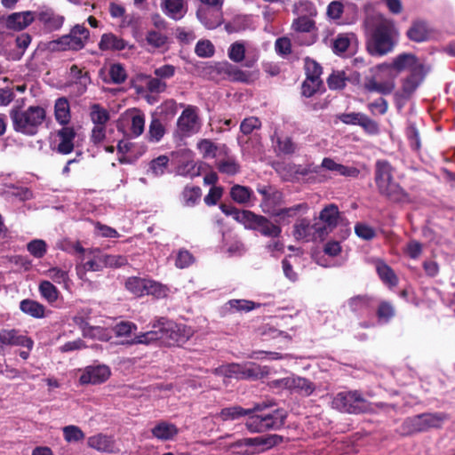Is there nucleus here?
<instances>
[{
	"mask_svg": "<svg viewBox=\"0 0 455 455\" xmlns=\"http://www.w3.org/2000/svg\"><path fill=\"white\" fill-rule=\"evenodd\" d=\"M45 116L44 108L39 106H30L26 110H22L20 107H14L10 111L13 130L28 136H34L37 133Z\"/></svg>",
	"mask_w": 455,
	"mask_h": 455,
	"instance_id": "nucleus-1",
	"label": "nucleus"
},
{
	"mask_svg": "<svg viewBox=\"0 0 455 455\" xmlns=\"http://www.w3.org/2000/svg\"><path fill=\"white\" fill-rule=\"evenodd\" d=\"M157 326L161 329V344L167 347H181L193 336L190 327L164 318L157 321Z\"/></svg>",
	"mask_w": 455,
	"mask_h": 455,
	"instance_id": "nucleus-2",
	"label": "nucleus"
},
{
	"mask_svg": "<svg viewBox=\"0 0 455 455\" xmlns=\"http://www.w3.org/2000/svg\"><path fill=\"white\" fill-rule=\"evenodd\" d=\"M393 47L391 27L386 23L377 25L366 44L368 52L372 56H382L391 52Z\"/></svg>",
	"mask_w": 455,
	"mask_h": 455,
	"instance_id": "nucleus-3",
	"label": "nucleus"
},
{
	"mask_svg": "<svg viewBox=\"0 0 455 455\" xmlns=\"http://www.w3.org/2000/svg\"><path fill=\"white\" fill-rule=\"evenodd\" d=\"M332 405L340 411L354 414L366 412L371 408V403L364 399L358 391L340 392L337 394L333 398Z\"/></svg>",
	"mask_w": 455,
	"mask_h": 455,
	"instance_id": "nucleus-4",
	"label": "nucleus"
},
{
	"mask_svg": "<svg viewBox=\"0 0 455 455\" xmlns=\"http://www.w3.org/2000/svg\"><path fill=\"white\" fill-rule=\"evenodd\" d=\"M243 225L244 228L253 230L269 238H278L282 233V228L278 224H275L268 218L249 210Z\"/></svg>",
	"mask_w": 455,
	"mask_h": 455,
	"instance_id": "nucleus-5",
	"label": "nucleus"
},
{
	"mask_svg": "<svg viewBox=\"0 0 455 455\" xmlns=\"http://www.w3.org/2000/svg\"><path fill=\"white\" fill-rule=\"evenodd\" d=\"M89 36L90 31L85 27L76 24L71 28L69 34L59 37L52 44L60 45L58 50L79 51L84 47Z\"/></svg>",
	"mask_w": 455,
	"mask_h": 455,
	"instance_id": "nucleus-6",
	"label": "nucleus"
},
{
	"mask_svg": "<svg viewBox=\"0 0 455 455\" xmlns=\"http://www.w3.org/2000/svg\"><path fill=\"white\" fill-rule=\"evenodd\" d=\"M319 220L323 224L318 223L316 233L318 234L319 240L323 241L339 223L343 222L345 218L335 204H330L322 209L319 213Z\"/></svg>",
	"mask_w": 455,
	"mask_h": 455,
	"instance_id": "nucleus-7",
	"label": "nucleus"
},
{
	"mask_svg": "<svg viewBox=\"0 0 455 455\" xmlns=\"http://www.w3.org/2000/svg\"><path fill=\"white\" fill-rule=\"evenodd\" d=\"M34 12L36 19L46 32H53L60 29L65 21V17L63 15L57 13L50 7H43Z\"/></svg>",
	"mask_w": 455,
	"mask_h": 455,
	"instance_id": "nucleus-8",
	"label": "nucleus"
},
{
	"mask_svg": "<svg viewBox=\"0 0 455 455\" xmlns=\"http://www.w3.org/2000/svg\"><path fill=\"white\" fill-rule=\"evenodd\" d=\"M111 375L110 368L105 364L87 366L79 378L81 385H99L107 381Z\"/></svg>",
	"mask_w": 455,
	"mask_h": 455,
	"instance_id": "nucleus-9",
	"label": "nucleus"
},
{
	"mask_svg": "<svg viewBox=\"0 0 455 455\" xmlns=\"http://www.w3.org/2000/svg\"><path fill=\"white\" fill-rule=\"evenodd\" d=\"M198 124L199 117L196 114V108L193 106H188L177 121L178 129L183 136L197 132Z\"/></svg>",
	"mask_w": 455,
	"mask_h": 455,
	"instance_id": "nucleus-10",
	"label": "nucleus"
},
{
	"mask_svg": "<svg viewBox=\"0 0 455 455\" xmlns=\"http://www.w3.org/2000/svg\"><path fill=\"white\" fill-rule=\"evenodd\" d=\"M257 191L262 196L260 204L262 211L265 213L271 214L276 206L283 201V195L281 191L271 186L258 187Z\"/></svg>",
	"mask_w": 455,
	"mask_h": 455,
	"instance_id": "nucleus-11",
	"label": "nucleus"
},
{
	"mask_svg": "<svg viewBox=\"0 0 455 455\" xmlns=\"http://www.w3.org/2000/svg\"><path fill=\"white\" fill-rule=\"evenodd\" d=\"M0 343L6 346H21L31 350L34 346V341L31 338L20 333V331L15 329H3L0 331Z\"/></svg>",
	"mask_w": 455,
	"mask_h": 455,
	"instance_id": "nucleus-12",
	"label": "nucleus"
},
{
	"mask_svg": "<svg viewBox=\"0 0 455 455\" xmlns=\"http://www.w3.org/2000/svg\"><path fill=\"white\" fill-rule=\"evenodd\" d=\"M218 74L227 76L228 79L232 82L250 83L251 80V74L248 71H243L238 67L232 65L228 62H220L215 66Z\"/></svg>",
	"mask_w": 455,
	"mask_h": 455,
	"instance_id": "nucleus-13",
	"label": "nucleus"
},
{
	"mask_svg": "<svg viewBox=\"0 0 455 455\" xmlns=\"http://www.w3.org/2000/svg\"><path fill=\"white\" fill-rule=\"evenodd\" d=\"M424 77L425 72L422 64L412 67L410 75L403 82V96L406 99L410 98L421 84Z\"/></svg>",
	"mask_w": 455,
	"mask_h": 455,
	"instance_id": "nucleus-14",
	"label": "nucleus"
},
{
	"mask_svg": "<svg viewBox=\"0 0 455 455\" xmlns=\"http://www.w3.org/2000/svg\"><path fill=\"white\" fill-rule=\"evenodd\" d=\"M87 444L90 448L100 452L115 453L120 451L116 445L115 438L104 434H98L90 436L87 440Z\"/></svg>",
	"mask_w": 455,
	"mask_h": 455,
	"instance_id": "nucleus-15",
	"label": "nucleus"
},
{
	"mask_svg": "<svg viewBox=\"0 0 455 455\" xmlns=\"http://www.w3.org/2000/svg\"><path fill=\"white\" fill-rule=\"evenodd\" d=\"M265 431L280 430L285 424L287 412L281 408H275L267 413H260Z\"/></svg>",
	"mask_w": 455,
	"mask_h": 455,
	"instance_id": "nucleus-16",
	"label": "nucleus"
},
{
	"mask_svg": "<svg viewBox=\"0 0 455 455\" xmlns=\"http://www.w3.org/2000/svg\"><path fill=\"white\" fill-rule=\"evenodd\" d=\"M317 227L318 223L311 224L309 220L303 218L294 225L292 235L296 240H317Z\"/></svg>",
	"mask_w": 455,
	"mask_h": 455,
	"instance_id": "nucleus-17",
	"label": "nucleus"
},
{
	"mask_svg": "<svg viewBox=\"0 0 455 455\" xmlns=\"http://www.w3.org/2000/svg\"><path fill=\"white\" fill-rule=\"evenodd\" d=\"M281 381L287 389L306 396L310 395L315 389L312 381L302 377L284 378Z\"/></svg>",
	"mask_w": 455,
	"mask_h": 455,
	"instance_id": "nucleus-18",
	"label": "nucleus"
},
{
	"mask_svg": "<svg viewBox=\"0 0 455 455\" xmlns=\"http://www.w3.org/2000/svg\"><path fill=\"white\" fill-rule=\"evenodd\" d=\"M379 193L394 203H409V194L394 180L387 182L384 188H379Z\"/></svg>",
	"mask_w": 455,
	"mask_h": 455,
	"instance_id": "nucleus-19",
	"label": "nucleus"
},
{
	"mask_svg": "<svg viewBox=\"0 0 455 455\" xmlns=\"http://www.w3.org/2000/svg\"><path fill=\"white\" fill-rule=\"evenodd\" d=\"M379 193L394 203H409V194L394 180L387 182L384 188H379Z\"/></svg>",
	"mask_w": 455,
	"mask_h": 455,
	"instance_id": "nucleus-20",
	"label": "nucleus"
},
{
	"mask_svg": "<svg viewBox=\"0 0 455 455\" xmlns=\"http://www.w3.org/2000/svg\"><path fill=\"white\" fill-rule=\"evenodd\" d=\"M76 132L74 127L63 125V127L57 131V137L60 139L56 150L61 155L70 154L74 150V140Z\"/></svg>",
	"mask_w": 455,
	"mask_h": 455,
	"instance_id": "nucleus-21",
	"label": "nucleus"
},
{
	"mask_svg": "<svg viewBox=\"0 0 455 455\" xmlns=\"http://www.w3.org/2000/svg\"><path fill=\"white\" fill-rule=\"evenodd\" d=\"M35 20L36 15L34 12H13L6 19V28L20 31L28 27Z\"/></svg>",
	"mask_w": 455,
	"mask_h": 455,
	"instance_id": "nucleus-22",
	"label": "nucleus"
},
{
	"mask_svg": "<svg viewBox=\"0 0 455 455\" xmlns=\"http://www.w3.org/2000/svg\"><path fill=\"white\" fill-rule=\"evenodd\" d=\"M161 329L157 326V322L154 323L152 325V329L146 332H140L138 335H135L133 339H128L126 341H123V345L132 346L136 344H143V345H152L156 342L161 344Z\"/></svg>",
	"mask_w": 455,
	"mask_h": 455,
	"instance_id": "nucleus-23",
	"label": "nucleus"
},
{
	"mask_svg": "<svg viewBox=\"0 0 455 455\" xmlns=\"http://www.w3.org/2000/svg\"><path fill=\"white\" fill-rule=\"evenodd\" d=\"M151 434L160 441H169L179 434V429L174 424L161 420L151 429Z\"/></svg>",
	"mask_w": 455,
	"mask_h": 455,
	"instance_id": "nucleus-24",
	"label": "nucleus"
},
{
	"mask_svg": "<svg viewBox=\"0 0 455 455\" xmlns=\"http://www.w3.org/2000/svg\"><path fill=\"white\" fill-rule=\"evenodd\" d=\"M406 36L411 41L422 43L429 39L430 29L426 21L415 20L407 30Z\"/></svg>",
	"mask_w": 455,
	"mask_h": 455,
	"instance_id": "nucleus-25",
	"label": "nucleus"
},
{
	"mask_svg": "<svg viewBox=\"0 0 455 455\" xmlns=\"http://www.w3.org/2000/svg\"><path fill=\"white\" fill-rule=\"evenodd\" d=\"M393 180V167L387 160H378L375 164V182L378 189L384 188L387 182Z\"/></svg>",
	"mask_w": 455,
	"mask_h": 455,
	"instance_id": "nucleus-26",
	"label": "nucleus"
},
{
	"mask_svg": "<svg viewBox=\"0 0 455 455\" xmlns=\"http://www.w3.org/2000/svg\"><path fill=\"white\" fill-rule=\"evenodd\" d=\"M284 441V437L276 434H268L265 435H259V448L257 451H245L241 452L243 455H252L256 453L264 452L270 450Z\"/></svg>",
	"mask_w": 455,
	"mask_h": 455,
	"instance_id": "nucleus-27",
	"label": "nucleus"
},
{
	"mask_svg": "<svg viewBox=\"0 0 455 455\" xmlns=\"http://www.w3.org/2000/svg\"><path fill=\"white\" fill-rule=\"evenodd\" d=\"M355 43L356 36L354 33L339 34L332 41V51L335 54L340 55L350 51Z\"/></svg>",
	"mask_w": 455,
	"mask_h": 455,
	"instance_id": "nucleus-28",
	"label": "nucleus"
},
{
	"mask_svg": "<svg viewBox=\"0 0 455 455\" xmlns=\"http://www.w3.org/2000/svg\"><path fill=\"white\" fill-rule=\"evenodd\" d=\"M242 379L256 380L263 379L270 373L269 367L260 366L251 362L242 364Z\"/></svg>",
	"mask_w": 455,
	"mask_h": 455,
	"instance_id": "nucleus-29",
	"label": "nucleus"
},
{
	"mask_svg": "<svg viewBox=\"0 0 455 455\" xmlns=\"http://www.w3.org/2000/svg\"><path fill=\"white\" fill-rule=\"evenodd\" d=\"M321 166L325 168L326 170L336 172L339 175L345 177H357L360 173V171L353 166H346L340 164L336 163L333 159L325 157L323 158Z\"/></svg>",
	"mask_w": 455,
	"mask_h": 455,
	"instance_id": "nucleus-30",
	"label": "nucleus"
},
{
	"mask_svg": "<svg viewBox=\"0 0 455 455\" xmlns=\"http://www.w3.org/2000/svg\"><path fill=\"white\" fill-rule=\"evenodd\" d=\"M127 43L113 33H106L101 36L99 48L101 51H122L125 49Z\"/></svg>",
	"mask_w": 455,
	"mask_h": 455,
	"instance_id": "nucleus-31",
	"label": "nucleus"
},
{
	"mask_svg": "<svg viewBox=\"0 0 455 455\" xmlns=\"http://www.w3.org/2000/svg\"><path fill=\"white\" fill-rule=\"evenodd\" d=\"M20 309L22 313L34 318H44L45 316V307L31 299H22L20 302Z\"/></svg>",
	"mask_w": 455,
	"mask_h": 455,
	"instance_id": "nucleus-32",
	"label": "nucleus"
},
{
	"mask_svg": "<svg viewBox=\"0 0 455 455\" xmlns=\"http://www.w3.org/2000/svg\"><path fill=\"white\" fill-rule=\"evenodd\" d=\"M162 7L164 12L175 20L182 19L187 12L183 0H164Z\"/></svg>",
	"mask_w": 455,
	"mask_h": 455,
	"instance_id": "nucleus-33",
	"label": "nucleus"
},
{
	"mask_svg": "<svg viewBox=\"0 0 455 455\" xmlns=\"http://www.w3.org/2000/svg\"><path fill=\"white\" fill-rule=\"evenodd\" d=\"M405 435H413L420 432H427L424 419L421 414L407 418L402 424Z\"/></svg>",
	"mask_w": 455,
	"mask_h": 455,
	"instance_id": "nucleus-34",
	"label": "nucleus"
},
{
	"mask_svg": "<svg viewBox=\"0 0 455 455\" xmlns=\"http://www.w3.org/2000/svg\"><path fill=\"white\" fill-rule=\"evenodd\" d=\"M76 323L82 328L83 335L84 337L90 336L92 338H98L100 340L108 341L111 338L108 333L107 330L100 326H91L88 322L84 320L82 317L78 318Z\"/></svg>",
	"mask_w": 455,
	"mask_h": 455,
	"instance_id": "nucleus-35",
	"label": "nucleus"
},
{
	"mask_svg": "<svg viewBox=\"0 0 455 455\" xmlns=\"http://www.w3.org/2000/svg\"><path fill=\"white\" fill-rule=\"evenodd\" d=\"M55 119L61 125H67L70 121V108L67 98H59L54 105Z\"/></svg>",
	"mask_w": 455,
	"mask_h": 455,
	"instance_id": "nucleus-36",
	"label": "nucleus"
},
{
	"mask_svg": "<svg viewBox=\"0 0 455 455\" xmlns=\"http://www.w3.org/2000/svg\"><path fill=\"white\" fill-rule=\"evenodd\" d=\"M247 414H251L248 409L243 408L240 405H234L222 408L217 417L223 421H228L239 419L242 417H245Z\"/></svg>",
	"mask_w": 455,
	"mask_h": 455,
	"instance_id": "nucleus-37",
	"label": "nucleus"
},
{
	"mask_svg": "<svg viewBox=\"0 0 455 455\" xmlns=\"http://www.w3.org/2000/svg\"><path fill=\"white\" fill-rule=\"evenodd\" d=\"M427 431L431 428H441L443 422L450 419L446 412H424L421 413Z\"/></svg>",
	"mask_w": 455,
	"mask_h": 455,
	"instance_id": "nucleus-38",
	"label": "nucleus"
},
{
	"mask_svg": "<svg viewBox=\"0 0 455 455\" xmlns=\"http://www.w3.org/2000/svg\"><path fill=\"white\" fill-rule=\"evenodd\" d=\"M304 68L306 71V78L310 80V82H323L320 78L323 68L321 65L315 61V60L306 57L304 60Z\"/></svg>",
	"mask_w": 455,
	"mask_h": 455,
	"instance_id": "nucleus-39",
	"label": "nucleus"
},
{
	"mask_svg": "<svg viewBox=\"0 0 455 455\" xmlns=\"http://www.w3.org/2000/svg\"><path fill=\"white\" fill-rule=\"evenodd\" d=\"M377 273L381 281L389 286H395L398 283V278L394 270L383 261L378 262L376 266Z\"/></svg>",
	"mask_w": 455,
	"mask_h": 455,
	"instance_id": "nucleus-40",
	"label": "nucleus"
},
{
	"mask_svg": "<svg viewBox=\"0 0 455 455\" xmlns=\"http://www.w3.org/2000/svg\"><path fill=\"white\" fill-rule=\"evenodd\" d=\"M378 320L381 323H387L395 315V308L390 301L381 300L376 310Z\"/></svg>",
	"mask_w": 455,
	"mask_h": 455,
	"instance_id": "nucleus-41",
	"label": "nucleus"
},
{
	"mask_svg": "<svg viewBox=\"0 0 455 455\" xmlns=\"http://www.w3.org/2000/svg\"><path fill=\"white\" fill-rule=\"evenodd\" d=\"M90 117L95 125H105L110 119L109 112L98 103L91 106Z\"/></svg>",
	"mask_w": 455,
	"mask_h": 455,
	"instance_id": "nucleus-42",
	"label": "nucleus"
},
{
	"mask_svg": "<svg viewBox=\"0 0 455 455\" xmlns=\"http://www.w3.org/2000/svg\"><path fill=\"white\" fill-rule=\"evenodd\" d=\"M374 299L367 294L357 295L348 299V307L353 312L372 307Z\"/></svg>",
	"mask_w": 455,
	"mask_h": 455,
	"instance_id": "nucleus-43",
	"label": "nucleus"
},
{
	"mask_svg": "<svg viewBox=\"0 0 455 455\" xmlns=\"http://www.w3.org/2000/svg\"><path fill=\"white\" fill-rule=\"evenodd\" d=\"M252 195L253 192L250 188L241 185H234L230 189L231 198L241 204H247Z\"/></svg>",
	"mask_w": 455,
	"mask_h": 455,
	"instance_id": "nucleus-44",
	"label": "nucleus"
},
{
	"mask_svg": "<svg viewBox=\"0 0 455 455\" xmlns=\"http://www.w3.org/2000/svg\"><path fill=\"white\" fill-rule=\"evenodd\" d=\"M364 88L368 92H377L383 95H388L394 91L395 83L393 81L378 83L374 78H371L365 83Z\"/></svg>",
	"mask_w": 455,
	"mask_h": 455,
	"instance_id": "nucleus-45",
	"label": "nucleus"
},
{
	"mask_svg": "<svg viewBox=\"0 0 455 455\" xmlns=\"http://www.w3.org/2000/svg\"><path fill=\"white\" fill-rule=\"evenodd\" d=\"M302 209L307 210V204H299L288 208H282L278 210L275 209L270 215L278 218V220H276L277 223L285 222L287 218L293 217L299 211Z\"/></svg>",
	"mask_w": 455,
	"mask_h": 455,
	"instance_id": "nucleus-46",
	"label": "nucleus"
},
{
	"mask_svg": "<svg viewBox=\"0 0 455 455\" xmlns=\"http://www.w3.org/2000/svg\"><path fill=\"white\" fill-rule=\"evenodd\" d=\"M182 199L186 206H195L202 196V190L198 186H186L182 191Z\"/></svg>",
	"mask_w": 455,
	"mask_h": 455,
	"instance_id": "nucleus-47",
	"label": "nucleus"
},
{
	"mask_svg": "<svg viewBox=\"0 0 455 455\" xmlns=\"http://www.w3.org/2000/svg\"><path fill=\"white\" fill-rule=\"evenodd\" d=\"M147 279L137 276L129 277L125 281V288L136 296L145 295Z\"/></svg>",
	"mask_w": 455,
	"mask_h": 455,
	"instance_id": "nucleus-48",
	"label": "nucleus"
},
{
	"mask_svg": "<svg viewBox=\"0 0 455 455\" xmlns=\"http://www.w3.org/2000/svg\"><path fill=\"white\" fill-rule=\"evenodd\" d=\"M41 296L49 303L55 302L59 298V291L50 281L40 282L38 287Z\"/></svg>",
	"mask_w": 455,
	"mask_h": 455,
	"instance_id": "nucleus-49",
	"label": "nucleus"
},
{
	"mask_svg": "<svg viewBox=\"0 0 455 455\" xmlns=\"http://www.w3.org/2000/svg\"><path fill=\"white\" fill-rule=\"evenodd\" d=\"M165 129L160 119L153 117L149 124L148 140L158 142L164 135Z\"/></svg>",
	"mask_w": 455,
	"mask_h": 455,
	"instance_id": "nucleus-50",
	"label": "nucleus"
},
{
	"mask_svg": "<svg viewBox=\"0 0 455 455\" xmlns=\"http://www.w3.org/2000/svg\"><path fill=\"white\" fill-rule=\"evenodd\" d=\"M297 32L309 33L315 29V22L306 15L295 19L291 25Z\"/></svg>",
	"mask_w": 455,
	"mask_h": 455,
	"instance_id": "nucleus-51",
	"label": "nucleus"
},
{
	"mask_svg": "<svg viewBox=\"0 0 455 455\" xmlns=\"http://www.w3.org/2000/svg\"><path fill=\"white\" fill-rule=\"evenodd\" d=\"M416 57L411 53H402L398 55L393 61L392 67L397 71L404 70L416 64Z\"/></svg>",
	"mask_w": 455,
	"mask_h": 455,
	"instance_id": "nucleus-52",
	"label": "nucleus"
},
{
	"mask_svg": "<svg viewBox=\"0 0 455 455\" xmlns=\"http://www.w3.org/2000/svg\"><path fill=\"white\" fill-rule=\"evenodd\" d=\"M246 416H248V419L245 422V427L250 433L266 432L260 413L247 414Z\"/></svg>",
	"mask_w": 455,
	"mask_h": 455,
	"instance_id": "nucleus-53",
	"label": "nucleus"
},
{
	"mask_svg": "<svg viewBox=\"0 0 455 455\" xmlns=\"http://www.w3.org/2000/svg\"><path fill=\"white\" fill-rule=\"evenodd\" d=\"M347 80L344 71H333L327 78V84L331 90H341L345 88Z\"/></svg>",
	"mask_w": 455,
	"mask_h": 455,
	"instance_id": "nucleus-54",
	"label": "nucleus"
},
{
	"mask_svg": "<svg viewBox=\"0 0 455 455\" xmlns=\"http://www.w3.org/2000/svg\"><path fill=\"white\" fill-rule=\"evenodd\" d=\"M159 115L164 121L171 120L178 112V105L174 100H167L158 108Z\"/></svg>",
	"mask_w": 455,
	"mask_h": 455,
	"instance_id": "nucleus-55",
	"label": "nucleus"
},
{
	"mask_svg": "<svg viewBox=\"0 0 455 455\" xmlns=\"http://www.w3.org/2000/svg\"><path fill=\"white\" fill-rule=\"evenodd\" d=\"M226 306H228V309L235 310V311H244L249 312L258 307L259 304H256L253 301L246 300V299H230Z\"/></svg>",
	"mask_w": 455,
	"mask_h": 455,
	"instance_id": "nucleus-56",
	"label": "nucleus"
},
{
	"mask_svg": "<svg viewBox=\"0 0 455 455\" xmlns=\"http://www.w3.org/2000/svg\"><path fill=\"white\" fill-rule=\"evenodd\" d=\"M169 165V157L167 156H159L153 159L149 164V168L155 176L163 175Z\"/></svg>",
	"mask_w": 455,
	"mask_h": 455,
	"instance_id": "nucleus-57",
	"label": "nucleus"
},
{
	"mask_svg": "<svg viewBox=\"0 0 455 455\" xmlns=\"http://www.w3.org/2000/svg\"><path fill=\"white\" fill-rule=\"evenodd\" d=\"M242 364L230 363L218 368L216 371L226 378H235L242 379Z\"/></svg>",
	"mask_w": 455,
	"mask_h": 455,
	"instance_id": "nucleus-58",
	"label": "nucleus"
},
{
	"mask_svg": "<svg viewBox=\"0 0 455 455\" xmlns=\"http://www.w3.org/2000/svg\"><path fill=\"white\" fill-rule=\"evenodd\" d=\"M27 249L32 256L41 259L46 253L47 245L44 240L35 239L27 244Z\"/></svg>",
	"mask_w": 455,
	"mask_h": 455,
	"instance_id": "nucleus-59",
	"label": "nucleus"
},
{
	"mask_svg": "<svg viewBox=\"0 0 455 455\" xmlns=\"http://www.w3.org/2000/svg\"><path fill=\"white\" fill-rule=\"evenodd\" d=\"M137 330V325L129 321H122L113 327L116 337H130Z\"/></svg>",
	"mask_w": 455,
	"mask_h": 455,
	"instance_id": "nucleus-60",
	"label": "nucleus"
},
{
	"mask_svg": "<svg viewBox=\"0 0 455 455\" xmlns=\"http://www.w3.org/2000/svg\"><path fill=\"white\" fill-rule=\"evenodd\" d=\"M109 76L111 82L115 84H123L127 77L124 68L119 63H115L110 66Z\"/></svg>",
	"mask_w": 455,
	"mask_h": 455,
	"instance_id": "nucleus-61",
	"label": "nucleus"
},
{
	"mask_svg": "<svg viewBox=\"0 0 455 455\" xmlns=\"http://www.w3.org/2000/svg\"><path fill=\"white\" fill-rule=\"evenodd\" d=\"M195 52L198 57L210 58L214 54L215 49L211 41L200 40L196 44Z\"/></svg>",
	"mask_w": 455,
	"mask_h": 455,
	"instance_id": "nucleus-62",
	"label": "nucleus"
},
{
	"mask_svg": "<svg viewBox=\"0 0 455 455\" xmlns=\"http://www.w3.org/2000/svg\"><path fill=\"white\" fill-rule=\"evenodd\" d=\"M221 212L227 216H232L235 220L243 224L248 210H238L235 206L221 204L220 205Z\"/></svg>",
	"mask_w": 455,
	"mask_h": 455,
	"instance_id": "nucleus-63",
	"label": "nucleus"
},
{
	"mask_svg": "<svg viewBox=\"0 0 455 455\" xmlns=\"http://www.w3.org/2000/svg\"><path fill=\"white\" fill-rule=\"evenodd\" d=\"M355 233L358 237L366 241H370L376 236V232L374 228L362 222H358L355 224Z\"/></svg>",
	"mask_w": 455,
	"mask_h": 455,
	"instance_id": "nucleus-64",
	"label": "nucleus"
}]
</instances>
